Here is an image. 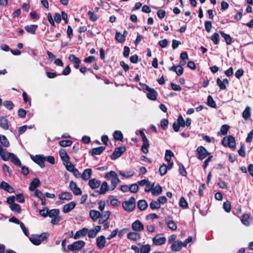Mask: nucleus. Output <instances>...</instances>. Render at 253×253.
Wrapping results in <instances>:
<instances>
[{
    "label": "nucleus",
    "instance_id": "nucleus-1",
    "mask_svg": "<svg viewBox=\"0 0 253 253\" xmlns=\"http://www.w3.org/2000/svg\"><path fill=\"white\" fill-rule=\"evenodd\" d=\"M122 206L124 210L127 211H132L135 207V199L131 197L128 201L123 202Z\"/></svg>",
    "mask_w": 253,
    "mask_h": 253
},
{
    "label": "nucleus",
    "instance_id": "nucleus-2",
    "mask_svg": "<svg viewBox=\"0 0 253 253\" xmlns=\"http://www.w3.org/2000/svg\"><path fill=\"white\" fill-rule=\"evenodd\" d=\"M222 144L225 147H229L231 149L236 148L235 138L232 135H229L227 138L224 137L222 140Z\"/></svg>",
    "mask_w": 253,
    "mask_h": 253
},
{
    "label": "nucleus",
    "instance_id": "nucleus-3",
    "mask_svg": "<svg viewBox=\"0 0 253 253\" xmlns=\"http://www.w3.org/2000/svg\"><path fill=\"white\" fill-rule=\"evenodd\" d=\"M85 243L82 240L74 242L72 244L69 245L67 247L69 251L74 252L81 249L83 248Z\"/></svg>",
    "mask_w": 253,
    "mask_h": 253
},
{
    "label": "nucleus",
    "instance_id": "nucleus-4",
    "mask_svg": "<svg viewBox=\"0 0 253 253\" xmlns=\"http://www.w3.org/2000/svg\"><path fill=\"white\" fill-rule=\"evenodd\" d=\"M196 156L198 159L202 160L210 155L206 149L203 146H199L196 150Z\"/></svg>",
    "mask_w": 253,
    "mask_h": 253
},
{
    "label": "nucleus",
    "instance_id": "nucleus-5",
    "mask_svg": "<svg viewBox=\"0 0 253 253\" xmlns=\"http://www.w3.org/2000/svg\"><path fill=\"white\" fill-rule=\"evenodd\" d=\"M126 151L125 146L119 147L115 148L113 153L110 155V158L112 160H116L121 157L123 154Z\"/></svg>",
    "mask_w": 253,
    "mask_h": 253
},
{
    "label": "nucleus",
    "instance_id": "nucleus-6",
    "mask_svg": "<svg viewBox=\"0 0 253 253\" xmlns=\"http://www.w3.org/2000/svg\"><path fill=\"white\" fill-rule=\"evenodd\" d=\"M69 187L75 195H80L82 193L81 189L77 187V184L73 181H70Z\"/></svg>",
    "mask_w": 253,
    "mask_h": 253
},
{
    "label": "nucleus",
    "instance_id": "nucleus-7",
    "mask_svg": "<svg viewBox=\"0 0 253 253\" xmlns=\"http://www.w3.org/2000/svg\"><path fill=\"white\" fill-rule=\"evenodd\" d=\"M131 227L132 230L135 232H140L144 230L143 224L138 220H136L132 223Z\"/></svg>",
    "mask_w": 253,
    "mask_h": 253
},
{
    "label": "nucleus",
    "instance_id": "nucleus-8",
    "mask_svg": "<svg viewBox=\"0 0 253 253\" xmlns=\"http://www.w3.org/2000/svg\"><path fill=\"white\" fill-rule=\"evenodd\" d=\"M159 236L160 235L159 234L157 235L152 239L153 244L156 246L163 245L166 241V239L165 237H160Z\"/></svg>",
    "mask_w": 253,
    "mask_h": 253
},
{
    "label": "nucleus",
    "instance_id": "nucleus-9",
    "mask_svg": "<svg viewBox=\"0 0 253 253\" xmlns=\"http://www.w3.org/2000/svg\"><path fill=\"white\" fill-rule=\"evenodd\" d=\"M106 238L104 236L101 235L96 238V246L99 249H102L105 247Z\"/></svg>",
    "mask_w": 253,
    "mask_h": 253
},
{
    "label": "nucleus",
    "instance_id": "nucleus-10",
    "mask_svg": "<svg viewBox=\"0 0 253 253\" xmlns=\"http://www.w3.org/2000/svg\"><path fill=\"white\" fill-rule=\"evenodd\" d=\"M183 246V242L180 241H177L172 243L170 248L172 251L176 252L179 251Z\"/></svg>",
    "mask_w": 253,
    "mask_h": 253
},
{
    "label": "nucleus",
    "instance_id": "nucleus-11",
    "mask_svg": "<svg viewBox=\"0 0 253 253\" xmlns=\"http://www.w3.org/2000/svg\"><path fill=\"white\" fill-rule=\"evenodd\" d=\"M171 219V217L169 216L165 219V222L170 229L174 231L176 229L177 225L174 221Z\"/></svg>",
    "mask_w": 253,
    "mask_h": 253
},
{
    "label": "nucleus",
    "instance_id": "nucleus-12",
    "mask_svg": "<svg viewBox=\"0 0 253 253\" xmlns=\"http://www.w3.org/2000/svg\"><path fill=\"white\" fill-rule=\"evenodd\" d=\"M0 189H2L8 193H12L14 192V188L11 187L8 183L2 181L0 185Z\"/></svg>",
    "mask_w": 253,
    "mask_h": 253
},
{
    "label": "nucleus",
    "instance_id": "nucleus-13",
    "mask_svg": "<svg viewBox=\"0 0 253 253\" xmlns=\"http://www.w3.org/2000/svg\"><path fill=\"white\" fill-rule=\"evenodd\" d=\"M40 184L41 182L38 178H34L30 184L29 187V190L31 191L36 190V188L40 186Z\"/></svg>",
    "mask_w": 253,
    "mask_h": 253
},
{
    "label": "nucleus",
    "instance_id": "nucleus-14",
    "mask_svg": "<svg viewBox=\"0 0 253 253\" xmlns=\"http://www.w3.org/2000/svg\"><path fill=\"white\" fill-rule=\"evenodd\" d=\"M76 207V203L74 202H71L65 205L62 209V211L64 213H68Z\"/></svg>",
    "mask_w": 253,
    "mask_h": 253
},
{
    "label": "nucleus",
    "instance_id": "nucleus-15",
    "mask_svg": "<svg viewBox=\"0 0 253 253\" xmlns=\"http://www.w3.org/2000/svg\"><path fill=\"white\" fill-rule=\"evenodd\" d=\"M87 232L88 229L87 228H83L81 230L77 231L73 237L75 239H77L80 237H84L87 234Z\"/></svg>",
    "mask_w": 253,
    "mask_h": 253
},
{
    "label": "nucleus",
    "instance_id": "nucleus-16",
    "mask_svg": "<svg viewBox=\"0 0 253 253\" xmlns=\"http://www.w3.org/2000/svg\"><path fill=\"white\" fill-rule=\"evenodd\" d=\"M69 60L74 63L75 68L76 69L79 68L80 64L81 62V60H80L79 58L77 57L74 54H71L69 56Z\"/></svg>",
    "mask_w": 253,
    "mask_h": 253
},
{
    "label": "nucleus",
    "instance_id": "nucleus-17",
    "mask_svg": "<svg viewBox=\"0 0 253 253\" xmlns=\"http://www.w3.org/2000/svg\"><path fill=\"white\" fill-rule=\"evenodd\" d=\"M100 183L101 181L97 180L96 178L90 179L88 182L89 187L92 189H95L98 188L100 186Z\"/></svg>",
    "mask_w": 253,
    "mask_h": 253
},
{
    "label": "nucleus",
    "instance_id": "nucleus-18",
    "mask_svg": "<svg viewBox=\"0 0 253 253\" xmlns=\"http://www.w3.org/2000/svg\"><path fill=\"white\" fill-rule=\"evenodd\" d=\"M127 238L132 241L139 240L141 238L140 235L137 232H129L127 235Z\"/></svg>",
    "mask_w": 253,
    "mask_h": 253
},
{
    "label": "nucleus",
    "instance_id": "nucleus-19",
    "mask_svg": "<svg viewBox=\"0 0 253 253\" xmlns=\"http://www.w3.org/2000/svg\"><path fill=\"white\" fill-rule=\"evenodd\" d=\"M92 170L91 169H86L84 170L81 175L82 178L85 181L88 180L91 176Z\"/></svg>",
    "mask_w": 253,
    "mask_h": 253
},
{
    "label": "nucleus",
    "instance_id": "nucleus-20",
    "mask_svg": "<svg viewBox=\"0 0 253 253\" xmlns=\"http://www.w3.org/2000/svg\"><path fill=\"white\" fill-rule=\"evenodd\" d=\"M11 161L16 166L18 167H21V163L19 159L13 153H9Z\"/></svg>",
    "mask_w": 253,
    "mask_h": 253
},
{
    "label": "nucleus",
    "instance_id": "nucleus-21",
    "mask_svg": "<svg viewBox=\"0 0 253 253\" xmlns=\"http://www.w3.org/2000/svg\"><path fill=\"white\" fill-rule=\"evenodd\" d=\"M108 190V185L107 182L102 183L100 188L99 191H95V193L100 194H104Z\"/></svg>",
    "mask_w": 253,
    "mask_h": 253
},
{
    "label": "nucleus",
    "instance_id": "nucleus-22",
    "mask_svg": "<svg viewBox=\"0 0 253 253\" xmlns=\"http://www.w3.org/2000/svg\"><path fill=\"white\" fill-rule=\"evenodd\" d=\"M0 127L5 130L9 128L8 121L4 117H0Z\"/></svg>",
    "mask_w": 253,
    "mask_h": 253
},
{
    "label": "nucleus",
    "instance_id": "nucleus-23",
    "mask_svg": "<svg viewBox=\"0 0 253 253\" xmlns=\"http://www.w3.org/2000/svg\"><path fill=\"white\" fill-rule=\"evenodd\" d=\"M59 155L63 162H68L70 160V157L68 156L65 149L61 148L59 151Z\"/></svg>",
    "mask_w": 253,
    "mask_h": 253
},
{
    "label": "nucleus",
    "instance_id": "nucleus-24",
    "mask_svg": "<svg viewBox=\"0 0 253 253\" xmlns=\"http://www.w3.org/2000/svg\"><path fill=\"white\" fill-rule=\"evenodd\" d=\"M105 148L106 147L104 146L95 148L92 149L91 151H90L89 153L91 156H93L94 155H100L105 150Z\"/></svg>",
    "mask_w": 253,
    "mask_h": 253
},
{
    "label": "nucleus",
    "instance_id": "nucleus-25",
    "mask_svg": "<svg viewBox=\"0 0 253 253\" xmlns=\"http://www.w3.org/2000/svg\"><path fill=\"white\" fill-rule=\"evenodd\" d=\"M100 215L101 213L97 211L92 210L89 212V216L93 221H96Z\"/></svg>",
    "mask_w": 253,
    "mask_h": 253
},
{
    "label": "nucleus",
    "instance_id": "nucleus-26",
    "mask_svg": "<svg viewBox=\"0 0 253 253\" xmlns=\"http://www.w3.org/2000/svg\"><path fill=\"white\" fill-rule=\"evenodd\" d=\"M31 159L38 165H40L41 163H42V162H44L46 160L45 157L38 155H36L35 157L31 156Z\"/></svg>",
    "mask_w": 253,
    "mask_h": 253
},
{
    "label": "nucleus",
    "instance_id": "nucleus-27",
    "mask_svg": "<svg viewBox=\"0 0 253 253\" xmlns=\"http://www.w3.org/2000/svg\"><path fill=\"white\" fill-rule=\"evenodd\" d=\"M72 198V195L69 192H64L59 194V198L61 200H70Z\"/></svg>",
    "mask_w": 253,
    "mask_h": 253
},
{
    "label": "nucleus",
    "instance_id": "nucleus-28",
    "mask_svg": "<svg viewBox=\"0 0 253 253\" xmlns=\"http://www.w3.org/2000/svg\"><path fill=\"white\" fill-rule=\"evenodd\" d=\"M157 95V91L154 88H152L151 90H149L147 93V97L151 100H156Z\"/></svg>",
    "mask_w": 253,
    "mask_h": 253
},
{
    "label": "nucleus",
    "instance_id": "nucleus-29",
    "mask_svg": "<svg viewBox=\"0 0 253 253\" xmlns=\"http://www.w3.org/2000/svg\"><path fill=\"white\" fill-rule=\"evenodd\" d=\"M115 39L118 42L123 43L126 41V35H122L120 32L117 31L116 32Z\"/></svg>",
    "mask_w": 253,
    "mask_h": 253
},
{
    "label": "nucleus",
    "instance_id": "nucleus-30",
    "mask_svg": "<svg viewBox=\"0 0 253 253\" xmlns=\"http://www.w3.org/2000/svg\"><path fill=\"white\" fill-rule=\"evenodd\" d=\"M148 207V204L146 201L144 200H141L137 202V208L140 211L145 210Z\"/></svg>",
    "mask_w": 253,
    "mask_h": 253
},
{
    "label": "nucleus",
    "instance_id": "nucleus-31",
    "mask_svg": "<svg viewBox=\"0 0 253 253\" xmlns=\"http://www.w3.org/2000/svg\"><path fill=\"white\" fill-rule=\"evenodd\" d=\"M170 70L174 72L178 75H181L183 72V68L181 66H173L170 68Z\"/></svg>",
    "mask_w": 253,
    "mask_h": 253
},
{
    "label": "nucleus",
    "instance_id": "nucleus-32",
    "mask_svg": "<svg viewBox=\"0 0 253 253\" xmlns=\"http://www.w3.org/2000/svg\"><path fill=\"white\" fill-rule=\"evenodd\" d=\"M217 84L220 89L224 90L226 88V85L229 84L228 80H217Z\"/></svg>",
    "mask_w": 253,
    "mask_h": 253
},
{
    "label": "nucleus",
    "instance_id": "nucleus-33",
    "mask_svg": "<svg viewBox=\"0 0 253 253\" xmlns=\"http://www.w3.org/2000/svg\"><path fill=\"white\" fill-rule=\"evenodd\" d=\"M119 174L121 176H122L125 178H129L134 175V172L132 170H130L126 171H124L122 170H120L119 171Z\"/></svg>",
    "mask_w": 253,
    "mask_h": 253
},
{
    "label": "nucleus",
    "instance_id": "nucleus-34",
    "mask_svg": "<svg viewBox=\"0 0 253 253\" xmlns=\"http://www.w3.org/2000/svg\"><path fill=\"white\" fill-rule=\"evenodd\" d=\"M38 27L37 25H27L25 27L26 31L32 34H35L36 30Z\"/></svg>",
    "mask_w": 253,
    "mask_h": 253
},
{
    "label": "nucleus",
    "instance_id": "nucleus-35",
    "mask_svg": "<svg viewBox=\"0 0 253 253\" xmlns=\"http://www.w3.org/2000/svg\"><path fill=\"white\" fill-rule=\"evenodd\" d=\"M220 34H221V36L224 39V40L227 44L229 45L231 43L232 38L229 35L225 34L222 31H220Z\"/></svg>",
    "mask_w": 253,
    "mask_h": 253
},
{
    "label": "nucleus",
    "instance_id": "nucleus-36",
    "mask_svg": "<svg viewBox=\"0 0 253 253\" xmlns=\"http://www.w3.org/2000/svg\"><path fill=\"white\" fill-rule=\"evenodd\" d=\"M9 208L10 210L17 213H20L21 212V209L20 206L18 204H13L11 205H10Z\"/></svg>",
    "mask_w": 253,
    "mask_h": 253
},
{
    "label": "nucleus",
    "instance_id": "nucleus-37",
    "mask_svg": "<svg viewBox=\"0 0 253 253\" xmlns=\"http://www.w3.org/2000/svg\"><path fill=\"white\" fill-rule=\"evenodd\" d=\"M251 116V108L247 106L242 113V117L245 120H248Z\"/></svg>",
    "mask_w": 253,
    "mask_h": 253
},
{
    "label": "nucleus",
    "instance_id": "nucleus-38",
    "mask_svg": "<svg viewBox=\"0 0 253 253\" xmlns=\"http://www.w3.org/2000/svg\"><path fill=\"white\" fill-rule=\"evenodd\" d=\"M0 156L1 159L4 161H6L10 158L9 153L5 154V153L3 151V148L1 145H0Z\"/></svg>",
    "mask_w": 253,
    "mask_h": 253
},
{
    "label": "nucleus",
    "instance_id": "nucleus-39",
    "mask_svg": "<svg viewBox=\"0 0 253 253\" xmlns=\"http://www.w3.org/2000/svg\"><path fill=\"white\" fill-rule=\"evenodd\" d=\"M0 156L1 159L4 161H6L10 158L9 153L5 154V153L3 151V148L1 145H0Z\"/></svg>",
    "mask_w": 253,
    "mask_h": 253
},
{
    "label": "nucleus",
    "instance_id": "nucleus-40",
    "mask_svg": "<svg viewBox=\"0 0 253 253\" xmlns=\"http://www.w3.org/2000/svg\"><path fill=\"white\" fill-rule=\"evenodd\" d=\"M0 142L5 147L9 146V142L5 136L0 134Z\"/></svg>",
    "mask_w": 253,
    "mask_h": 253
},
{
    "label": "nucleus",
    "instance_id": "nucleus-41",
    "mask_svg": "<svg viewBox=\"0 0 253 253\" xmlns=\"http://www.w3.org/2000/svg\"><path fill=\"white\" fill-rule=\"evenodd\" d=\"M3 105L8 110H12L14 107V104L11 101L6 100L3 102Z\"/></svg>",
    "mask_w": 253,
    "mask_h": 253
},
{
    "label": "nucleus",
    "instance_id": "nucleus-42",
    "mask_svg": "<svg viewBox=\"0 0 253 253\" xmlns=\"http://www.w3.org/2000/svg\"><path fill=\"white\" fill-rule=\"evenodd\" d=\"M162 192V188L160 185L156 186L155 187H153L152 190V194L153 195H159Z\"/></svg>",
    "mask_w": 253,
    "mask_h": 253
},
{
    "label": "nucleus",
    "instance_id": "nucleus-43",
    "mask_svg": "<svg viewBox=\"0 0 253 253\" xmlns=\"http://www.w3.org/2000/svg\"><path fill=\"white\" fill-rule=\"evenodd\" d=\"M207 105L212 108H215L216 106L215 102L210 95L208 96Z\"/></svg>",
    "mask_w": 253,
    "mask_h": 253
},
{
    "label": "nucleus",
    "instance_id": "nucleus-44",
    "mask_svg": "<svg viewBox=\"0 0 253 253\" xmlns=\"http://www.w3.org/2000/svg\"><path fill=\"white\" fill-rule=\"evenodd\" d=\"M38 236V238L40 239V244L42 242H43L46 240L49 236V234L47 232H43L41 234H36Z\"/></svg>",
    "mask_w": 253,
    "mask_h": 253
},
{
    "label": "nucleus",
    "instance_id": "nucleus-45",
    "mask_svg": "<svg viewBox=\"0 0 253 253\" xmlns=\"http://www.w3.org/2000/svg\"><path fill=\"white\" fill-rule=\"evenodd\" d=\"M59 210L58 209H52L51 210H49L48 211V215L51 217L53 218L54 217L57 216L59 214Z\"/></svg>",
    "mask_w": 253,
    "mask_h": 253
},
{
    "label": "nucleus",
    "instance_id": "nucleus-46",
    "mask_svg": "<svg viewBox=\"0 0 253 253\" xmlns=\"http://www.w3.org/2000/svg\"><path fill=\"white\" fill-rule=\"evenodd\" d=\"M250 218V215L248 214H244L242 216V218L241 219L242 223L245 225V226H249L250 225V222L249 221V219Z\"/></svg>",
    "mask_w": 253,
    "mask_h": 253
},
{
    "label": "nucleus",
    "instance_id": "nucleus-47",
    "mask_svg": "<svg viewBox=\"0 0 253 253\" xmlns=\"http://www.w3.org/2000/svg\"><path fill=\"white\" fill-rule=\"evenodd\" d=\"M149 141H143V145L141 146V150L144 153L147 154L148 153V147H149Z\"/></svg>",
    "mask_w": 253,
    "mask_h": 253
},
{
    "label": "nucleus",
    "instance_id": "nucleus-48",
    "mask_svg": "<svg viewBox=\"0 0 253 253\" xmlns=\"http://www.w3.org/2000/svg\"><path fill=\"white\" fill-rule=\"evenodd\" d=\"M113 136L115 139L116 140L122 141L123 138V135L122 133L119 130H116L113 133Z\"/></svg>",
    "mask_w": 253,
    "mask_h": 253
},
{
    "label": "nucleus",
    "instance_id": "nucleus-49",
    "mask_svg": "<svg viewBox=\"0 0 253 253\" xmlns=\"http://www.w3.org/2000/svg\"><path fill=\"white\" fill-rule=\"evenodd\" d=\"M30 241L35 245H40V239L38 238V236L36 234L33 235L31 237L29 238Z\"/></svg>",
    "mask_w": 253,
    "mask_h": 253
},
{
    "label": "nucleus",
    "instance_id": "nucleus-50",
    "mask_svg": "<svg viewBox=\"0 0 253 253\" xmlns=\"http://www.w3.org/2000/svg\"><path fill=\"white\" fill-rule=\"evenodd\" d=\"M150 207L152 210H154L155 209H160L161 205L158 201L153 200L150 203Z\"/></svg>",
    "mask_w": 253,
    "mask_h": 253
},
{
    "label": "nucleus",
    "instance_id": "nucleus-51",
    "mask_svg": "<svg viewBox=\"0 0 253 253\" xmlns=\"http://www.w3.org/2000/svg\"><path fill=\"white\" fill-rule=\"evenodd\" d=\"M72 143V141L70 140H63L60 141L59 144L61 147H64L71 146Z\"/></svg>",
    "mask_w": 253,
    "mask_h": 253
},
{
    "label": "nucleus",
    "instance_id": "nucleus-52",
    "mask_svg": "<svg viewBox=\"0 0 253 253\" xmlns=\"http://www.w3.org/2000/svg\"><path fill=\"white\" fill-rule=\"evenodd\" d=\"M64 163L66 166L67 170L70 172H72L75 169L74 165L70 162L69 161L68 162H65Z\"/></svg>",
    "mask_w": 253,
    "mask_h": 253
},
{
    "label": "nucleus",
    "instance_id": "nucleus-53",
    "mask_svg": "<svg viewBox=\"0 0 253 253\" xmlns=\"http://www.w3.org/2000/svg\"><path fill=\"white\" fill-rule=\"evenodd\" d=\"M173 156V153L171 150H167L165 153V160L166 161L169 162L171 160V157Z\"/></svg>",
    "mask_w": 253,
    "mask_h": 253
},
{
    "label": "nucleus",
    "instance_id": "nucleus-54",
    "mask_svg": "<svg viewBox=\"0 0 253 253\" xmlns=\"http://www.w3.org/2000/svg\"><path fill=\"white\" fill-rule=\"evenodd\" d=\"M211 40L213 42V43L215 44H217L219 42V35L217 33H214L211 36Z\"/></svg>",
    "mask_w": 253,
    "mask_h": 253
},
{
    "label": "nucleus",
    "instance_id": "nucleus-55",
    "mask_svg": "<svg viewBox=\"0 0 253 253\" xmlns=\"http://www.w3.org/2000/svg\"><path fill=\"white\" fill-rule=\"evenodd\" d=\"M179 206L183 209H186L188 207V204L184 197H181L179 202Z\"/></svg>",
    "mask_w": 253,
    "mask_h": 253
},
{
    "label": "nucleus",
    "instance_id": "nucleus-56",
    "mask_svg": "<svg viewBox=\"0 0 253 253\" xmlns=\"http://www.w3.org/2000/svg\"><path fill=\"white\" fill-rule=\"evenodd\" d=\"M150 249L151 248L149 244L143 245L141 248L140 253H149Z\"/></svg>",
    "mask_w": 253,
    "mask_h": 253
},
{
    "label": "nucleus",
    "instance_id": "nucleus-57",
    "mask_svg": "<svg viewBox=\"0 0 253 253\" xmlns=\"http://www.w3.org/2000/svg\"><path fill=\"white\" fill-rule=\"evenodd\" d=\"M167 166L163 164L159 168V172L161 176L165 175L167 172Z\"/></svg>",
    "mask_w": 253,
    "mask_h": 253
},
{
    "label": "nucleus",
    "instance_id": "nucleus-58",
    "mask_svg": "<svg viewBox=\"0 0 253 253\" xmlns=\"http://www.w3.org/2000/svg\"><path fill=\"white\" fill-rule=\"evenodd\" d=\"M229 129V126L227 125H222L220 128V133L225 135L227 133V132Z\"/></svg>",
    "mask_w": 253,
    "mask_h": 253
},
{
    "label": "nucleus",
    "instance_id": "nucleus-59",
    "mask_svg": "<svg viewBox=\"0 0 253 253\" xmlns=\"http://www.w3.org/2000/svg\"><path fill=\"white\" fill-rule=\"evenodd\" d=\"M139 187L137 184H132L129 187V191L133 193L137 192Z\"/></svg>",
    "mask_w": 253,
    "mask_h": 253
},
{
    "label": "nucleus",
    "instance_id": "nucleus-60",
    "mask_svg": "<svg viewBox=\"0 0 253 253\" xmlns=\"http://www.w3.org/2000/svg\"><path fill=\"white\" fill-rule=\"evenodd\" d=\"M176 123L179 125L181 127H184L185 126V121L181 115H179L178 117Z\"/></svg>",
    "mask_w": 253,
    "mask_h": 253
},
{
    "label": "nucleus",
    "instance_id": "nucleus-61",
    "mask_svg": "<svg viewBox=\"0 0 253 253\" xmlns=\"http://www.w3.org/2000/svg\"><path fill=\"white\" fill-rule=\"evenodd\" d=\"M238 152L240 156L242 157H245L246 156L245 144H243L241 145L239 150L238 151Z\"/></svg>",
    "mask_w": 253,
    "mask_h": 253
},
{
    "label": "nucleus",
    "instance_id": "nucleus-62",
    "mask_svg": "<svg viewBox=\"0 0 253 253\" xmlns=\"http://www.w3.org/2000/svg\"><path fill=\"white\" fill-rule=\"evenodd\" d=\"M223 207L225 211H226L227 212H229L230 211L231 204L229 201H227L224 202Z\"/></svg>",
    "mask_w": 253,
    "mask_h": 253
},
{
    "label": "nucleus",
    "instance_id": "nucleus-63",
    "mask_svg": "<svg viewBox=\"0 0 253 253\" xmlns=\"http://www.w3.org/2000/svg\"><path fill=\"white\" fill-rule=\"evenodd\" d=\"M87 14L89 16V19L92 21H95L97 19V15L95 14L94 12L89 11L87 13Z\"/></svg>",
    "mask_w": 253,
    "mask_h": 253
},
{
    "label": "nucleus",
    "instance_id": "nucleus-64",
    "mask_svg": "<svg viewBox=\"0 0 253 253\" xmlns=\"http://www.w3.org/2000/svg\"><path fill=\"white\" fill-rule=\"evenodd\" d=\"M169 124V121L167 119H163L161 121L160 125L163 129L166 130Z\"/></svg>",
    "mask_w": 253,
    "mask_h": 253
}]
</instances>
